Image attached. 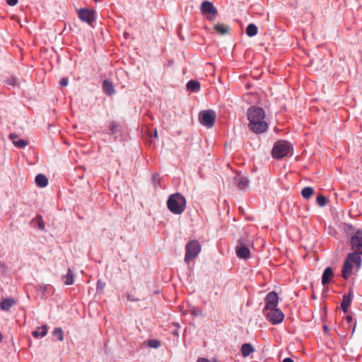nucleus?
Segmentation results:
<instances>
[{
  "instance_id": "f257e3e1",
  "label": "nucleus",
  "mask_w": 362,
  "mask_h": 362,
  "mask_svg": "<svg viewBox=\"0 0 362 362\" xmlns=\"http://www.w3.org/2000/svg\"><path fill=\"white\" fill-rule=\"evenodd\" d=\"M247 117L249 122L248 128L252 132L261 134L267 131L269 124L263 108L256 106L249 107L247 111Z\"/></svg>"
},
{
  "instance_id": "f03ea898",
  "label": "nucleus",
  "mask_w": 362,
  "mask_h": 362,
  "mask_svg": "<svg viewBox=\"0 0 362 362\" xmlns=\"http://www.w3.org/2000/svg\"><path fill=\"white\" fill-rule=\"evenodd\" d=\"M167 206L170 212L180 215L186 208V199L180 193L170 194L167 200Z\"/></svg>"
},
{
  "instance_id": "7ed1b4c3",
  "label": "nucleus",
  "mask_w": 362,
  "mask_h": 362,
  "mask_svg": "<svg viewBox=\"0 0 362 362\" xmlns=\"http://www.w3.org/2000/svg\"><path fill=\"white\" fill-rule=\"evenodd\" d=\"M362 263V258L356 253H349L342 266L341 276L344 279H348L353 271L354 264L356 266L358 269Z\"/></svg>"
},
{
  "instance_id": "20e7f679",
  "label": "nucleus",
  "mask_w": 362,
  "mask_h": 362,
  "mask_svg": "<svg viewBox=\"0 0 362 362\" xmlns=\"http://www.w3.org/2000/svg\"><path fill=\"white\" fill-rule=\"evenodd\" d=\"M292 146L289 142L284 140L276 141L272 150V157L281 159L285 156L292 155Z\"/></svg>"
},
{
  "instance_id": "39448f33",
  "label": "nucleus",
  "mask_w": 362,
  "mask_h": 362,
  "mask_svg": "<svg viewBox=\"0 0 362 362\" xmlns=\"http://www.w3.org/2000/svg\"><path fill=\"white\" fill-rule=\"evenodd\" d=\"M201 252V245L196 240L189 241L185 245V262L189 263L195 259Z\"/></svg>"
},
{
  "instance_id": "423d86ee",
  "label": "nucleus",
  "mask_w": 362,
  "mask_h": 362,
  "mask_svg": "<svg viewBox=\"0 0 362 362\" xmlns=\"http://www.w3.org/2000/svg\"><path fill=\"white\" fill-rule=\"evenodd\" d=\"M349 244L353 252L361 256L362 255V230L358 229L349 238Z\"/></svg>"
},
{
  "instance_id": "0eeeda50",
  "label": "nucleus",
  "mask_w": 362,
  "mask_h": 362,
  "mask_svg": "<svg viewBox=\"0 0 362 362\" xmlns=\"http://www.w3.org/2000/svg\"><path fill=\"white\" fill-rule=\"evenodd\" d=\"M201 13L205 17L206 19L210 21H214L218 11L214 6L213 3L209 1H204L200 6Z\"/></svg>"
},
{
  "instance_id": "6e6552de",
  "label": "nucleus",
  "mask_w": 362,
  "mask_h": 362,
  "mask_svg": "<svg viewBox=\"0 0 362 362\" xmlns=\"http://www.w3.org/2000/svg\"><path fill=\"white\" fill-rule=\"evenodd\" d=\"M216 117V112L212 110H202L199 114L200 123L208 128H211L214 125Z\"/></svg>"
},
{
  "instance_id": "1a4fd4ad",
  "label": "nucleus",
  "mask_w": 362,
  "mask_h": 362,
  "mask_svg": "<svg viewBox=\"0 0 362 362\" xmlns=\"http://www.w3.org/2000/svg\"><path fill=\"white\" fill-rule=\"evenodd\" d=\"M264 314L267 319L270 322H272V325H277L281 323L284 318L283 312L277 308L264 311Z\"/></svg>"
},
{
  "instance_id": "9d476101",
  "label": "nucleus",
  "mask_w": 362,
  "mask_h": 362,
  "mask_svg": "<svg viewBox=\"0 0 362 362\" xmlns=\"http://www.w3.org/2000/svg\"><path fill=\"white\" fill-rule=\"evenodd\" d=\"M77 13L78 18L88 25H91L96 20V13L94 10L83 8L78 9Z\"/></svg>"
},
{
  "instance_id": "9b49d317",
  "label": "nucleus",
  "mask_w": 362,
  "mask_h": 362,
  "mask_svg": "<svg viewBox=\"0 0 362 362\" xmlns=\"http://www.w3.org/2000/svg\"><path fill=\"white\" fill-rule=\"evenodd\" d=\"M278 300L279 297L276 292L271 291L268 293L264 299L265 307L264 308L263 312L267 311L268 310L276 308L278 305Z\"/></svg>"
},
{
  "instance_id": "f8f14e48",
  "label": "nucleus",
  "mask_w": 362,
  "mask_h": 362,
  "mask_svg": "<svg viewBox=\"0 0 362 362\" xmlns=\"http://www.w3.org/2000/svg\"><path fill=\"white\" fill-rule=\"evenodd\" d=\"M233 182L240 190L246 191L249 188L250 181L248 178L241 174H238L234 177Z\"/></svg>"
},
{
  "instance_id": "ddd939ff",
  "label": "nucleus",
  "mask_w": 362,
  "mask_h": 362,
  "mask_svg": "<svg viewBox=\"0 0 362 362\" xmlns=\"http://www.w3.org/2000/svg\"><path fill=\"white\" fill-rule=\"evenodd\" d=\"M235 253L237 257L242 259H247L251 257L250 249L246 245L240 243L235 247Z\"/></svg>"
},
{
  "instance_id": "4468645a",
  "label": "nucleus",
  "mask_w": 362,
  "mask_h": 362,
  "mask_svg": "<svg viewBox=\"0 0 362 362\" xmlns=\"http://www.w3.org/2000/svg\"><path fill=\"white\" fill-rule=\"evenodd\" d=\"M354 298L353 289L350 288L348 293H346L342 297L341 303V308L344 313H346L348 308L350 306Z\"/></svg>"
},
{
  "instance_id": "2eb2a0df",
  "label": "nucleus",
  "mask_w": 362,
  "mask_h": 362,
  "mask_svg": "<svg viewBox=\"0 0 362 362\" xmlns=\"http://www.w3.org/2000/svg\"><path fill=\"white\" fill-rule=\"evenodd\" d=\"M30 225L33 228H37L40 230H45V224L42 219V216L37 215L30 222Z\"/></svg>"
},
{
  "instance_id": "dca6fc26",
  "label": "nucleus",
  "mask_w": 362,
  "mask_h": 362,
  "mask_svg": "<svg viewBox=\"0 0 362 362\" xmlns=\"http://www.w3.org/2000/svg\"><path fill=\"white\" fill-rule=\"evenodd\" d=\"M103 90L104 93L108 96H112L115 93V89L112 82L110 80L105 79L103 82Z\"/></svg>"
},
{
  "instance_id": "f3484780",
  "label": "nucleus",
  "mask_w": 362,
  "mask_h": 362,
  "mask_svg": "<svg viewBox=\"0 0 362 362\" xmlns=\"http://www.w3.org/2000/svg\"><path fill=\"white\" fill-rule=\"evenodd\" d=\"M334 276L332 269L329 267L325 268L322 276V284L323 286L329 284Z\"/></svg>"
},
{
  "instance_id": "a211bd4d",
  "label": "nucleus",
  "mask_w": 362,
  "mask_h": 362,
  "mask_svg": "<svg viewBox=\"0 0 362 362\" xmlns=\"http://www.w3.org/2000/svg\"><path fill=\"white\" fill-rule=\"evenodd\" d=\"M187 89L193 93H198L200 90L201 85L198 81L190 80L187 83Z\"/></svg>"
},
{
  "instance_id": "6ab92c4d",
  "label": "nucleus",
  "mask_w": 362,
  "mask_h": 362,
  "mask_svg": "<svg viewBox=\"0 0 362 362\" xmlns=\"http://www.w3.org/2000/svg\"><path fill=\"white\" fill-rule=\"evenodd\" d=\"M35 181L36 185L41 188L45 187L48 185V179L43 174L37 175Z\"/></svg>"
},
{
  "instance_id": "aec40b11",
  "label": "nucleus",
  "mask_w": 362,
  "mask_h": 362,
  "mask_svg": "<svg viewBox=\"0 0 362 362\" xmlns=\"http://www.w3.org/2000/svg\"><path fill=\"white\" fill-rule=\"evenodd\" d=\"M241 354L243 357L248 356L250 354L255 351L254 347L249 343H245L241 346Z\"/></svg>"
},
{
  "instance_id": "412c9836",
  "label": "nucleus",
  "mask_w": 362,
  "mask_h": 362,
  "mask_svg": "<svg viewBox=\"0 0 362 362\" xmlns=\"http://www.w3.org/2000/svg\"><path fill=\"white\" fill-rule=\"evenodd\" d=\"M15 303V300L12 298H6L0 303V308L4 311H8Z\"/></svg>"
},
{
  "instance_id": "4be33fe9",
  "label": "nucleus",
  "mask_w": 362,
  "mask_h": 362,
  "mask_svg": "<svg viewBox=\"0 0 362 362\" xmlns=\"http://www.w3.org/2000/svg\"><path fill=\"white\" fill-rule=\"evenodd\" d=\"M47 333V328L46 325H42L40 327H38L36 330L32 332V334L34 337L37 338L39 337H45Z\"/></svg>"
},
{
  "instance_id": "5701e85b",
  "label": "nucleus",
  "mask_w": 362,
  "mask_h": 362,
  "mask_svg": "<svg viewBox=\"0 0 362 362\" xmlns=\"http://www.w3.org/2000/svg\"><path fill=\"white\" fill-rule=\"evenodd\" d=\"M64 279V284L66 285H72L74 283V273L70 268L68 269L67 273L66 275L63 276Z\"/></svg>"
},
{
  "instance_id": "b1692460",
  "label": "nucleus",
  "mask_w": 362,
  "mask_h": 362,
  "mask_svg": "<svg viewBox=\"0 0 362 362\" xmlns=\"http://www.w3.org/2000/svg\"><path fill=\"white\" fill-rule=\"evenodd\" d=\"M245 33L247 36L253 37L257 33V27L254 23H250L246 28Z\"/></svg>"
},
{
  "instance_id": "393cba45",
  "label": "nucleus",
  "mask_w": 362,
  "mask_h": 362,
  "mask_svg": "<svg viewBox=\"0 0 362 362\" xmlns=\"http://www.w3.org/2000/svg\"><path fill=\"white\" fill-rule=\"evenodd\" d=\"M314 194V189L310 187H304L301 191V195L305 199H310Z\"/></svg>"
},
{
  "instance_id": "a878e982",
  "label": "nucleus",
  "mask_w": 362,
  "mask_h": 362,
  "mask_svg": "<svg viewBox=\"0 0 362 362\" xmlns=\"http://www.w3.org/2000/svg\"><path fill=\"white\" fill-rule=\"evenodd\" d=\"M9 138L11 140H12L13 144L16 146L19 147V148L23 147V139H19L16 140L18 138V136L16 134H15V133L10 134Z\"/></svg>"
},
{
  "instance_id": "bb28decb",
  "label": "nucleus",
  "mask_w": 362,
  "mask_h": 362,
  "mask_svg": "<svg viewBox=\"0 0 362 362\" xmlns=\"http://www.w3.org/2000/svg\"><path fill=\"white\" fill-rule=\"evenodd\" d=\"M216 31L221 35L226 34L229 30V27L224 24H216L214 25Z\"/></svg>"
},
{
  "instance_id": "cd10ccee",
  "label": "nucleus",
  "mask_w": 362,
  "mask_h": 362,
  "mask_svg": "<svg viewBox=\"0 0 362 362\" xmlns=\"http://www.w3.org/2000/svg\"><path fill=\"white\" fill-rule=\"evenodd\" d=\"M52 334L54 337H57V339L60 341H63L64 339V334L62 329L60 327H57L54 329L52 332Z\"/></svg>"
},
{
  "instance_id": "c85d7f7f",
  "label": "nucleus",
  "mask_w": 362,
  "mask_h": 362,
  "mask_svg": "<svg viewBox=\"0 0 362 362\" xmlns=\"http://www.w3.org/2000/svg\"><path fill=\"white\" fill-rule=\"evenodd\" d=\"M327 198L322 194H319L316 198V202L317 204L321 206H325L327 203Z\"/></svg>"
},
{
  "instance_id": "c756f323",
  "label": "nucleus",
  "mask_w": 362,
  "mask_h": 362,
  "mask_svg": "<svg viewBox=\"0 0 362 362\" xmlns=\"http://www.w3.org/2000/svg\"><path fill=\"white\" fill-rule=\"evenodd\" d=\"M118 125L115 122H111L108 126V134H115L117 132Z\"/></svg>"
},
{
  "instance_id": "7c9ffc66",
  "label": "nucleus",
  "mask_w": 362,
  "mask_h": 362,
  "mask_svg": "<svg viewBox=\"0 0 362 362\" xmlns=\"http://www.w3.org/2000/svg\"><path fill=\"white\" fill-rule=\"evenodd\" d=\"M148 346L151 348L157 349L160 346V341L158 339H149L148 341Z\"/></svg>"
},
{
  "instance_id": "2f4dec72",
  "label": "nucleus",
  "mask_w": 362,
  "mask_h": 362,
  "mask_svg": "<svg viewBox=\"0 0 362 362\" xmlns=\"http://www.w3.org/2000/svg\"><path fill=\"white\" fill-rule=\"evenodd\" d=\"M190 313L193 316H199L202 315V311L199 309H197L195 307H193L190 310Z\"/></svg>"
},
{
  "instance_id": "473e14b6",
  "label": "nucleus",
  "mask_w": 362,
  "mask_h": 362,
  "mask_svg": "<svg viewBox=\"0 0 362 362\" xmlns=\"http://www.w3.org/2000/svg\"><path fill=\"white\" fill-rule=\"evenodd\" d=\"M152 181L155 185L158 184L159 182V175L157 173H153L152 175Z\"/></svg>"
},
{
  "instance_id": "72a5a7b5",
  "label": "nucleus",
  "mask_w": 362,
  "mask_h": 362,
  "mask_svg": "<svg viewBox=\"0 0 362 362\" xmlns=\"http://www.w3.org/2000/svg\"><path fill=\"white\" fill-rule=\"evenodd\" d=\"M105 286V284L99 279L97 281V290H103Z\"/></svg>"
},
{
  "instance_id": "f704fd0d",
  "label": "nucleus",
  "mask_w": 362,
  "mask_h": 362,
  "mask_svg": "<svg viewBox=\"0 0 362 362\" xmlns=\"http://www.w3.org/2000/svg\"><path fill=\"white\" fill-rule=\"evenodd\" d=\"M68 83H69V79L66 77L61 78V80L59 81L60 86H62L63 87L66 86L68 85Z\"/></svg>"
},
{
  "instance_id": "c9c22d12",
  "label": "nucleus",
  "mask_w": 362,
  "mask_h": 362,
  "mask_svg": "<svg viewBox=\"0 0 362 362\" xmlns=\"http://www.w3.org/2000/svg\"><path fill=\"white\" fill-rule=\"evenodd\" d=\"M6 3L11 6H16L18 4V0H6Z\"/></svg>"
},
{
  "instance_id": "e433bc0d",
  "label": "nucleus",
  "mask_w": 362,
  "mask_h": 362,
  "mask_svg": "<svg viewBox=\"0 0 362 362\" xmlns=\"http://www.w3.org/2000/svg\"><path fill=\"white\" fill-rule=\"evenodd\" d=\"M346 322L349 325L353 322V317L351 315H347L345 317Z\"/></svg>"
},
{
  "instance_id": "4c0bfd02",
  "label": "nucleus",
  "mask_w": 362,
  "mask_h": 362,
  "mask_svg": "<svg viewBox=\"0 0 362 362\" xmlns=\"http://www.w3.org/2000/svg\"><path fill=\"white\" fill-rule=\"evenodd\" d=\"M282 362H294L293 360L291 358H284Z\"/></svg>"
},
{
  "instance_id": "58836bf2",
  "label": "nucleus",
  "mask_w": 362,
  "mask_h": 362,
  "mask_svg": "<svg viewBox=\"0 0 362 362\" xmlns=\"http://www.w3.org/2000/svg\"><path fill=\"white\" fill-rule=\"evenodd\" d=\"M323 329L325 332H327L329 330V328L327 325H323Z\"/></svg>"
},
{
  "instance_id": "ea45409f",
  "label": "nucleus",
  "mask_w": 362,
  "mask_h": 362,
  "mask_svg": "<svg viewBox=\"0 0 362 362\" xmlns=\"http://www.w3.org/2000/svg\"><path fill=\"white\" fill-rule=\"evenodd\" d=\"M23 145H24V147L28 145V142L25 140H24Z\"/></svg>"
},
{
  "instance_id": "a19ab883",
  "label": "nucleus",
  "mask_w": 362,
  "mask_h": 362,
  "mask_svg": "<svg viewBox=\"0 0 362 362\" xmlns=\"http://www.w3.org/2000/svg\"><path fill=\"white\" fill-rule=\"evenodd\" d=\"M155 136H157V132L156 131L154 133Z\"/></svg>"
},
{
  "instance_id": "79ce46f5",
  "label": "nucleus",
  "mask_w": 362,
  "mask_h": 362,
  "mask_svg": "<svg viewBox=\"0 0 362 362\" xmlns=\"http://www.w3.org/2000/svg\"><path fill=\"white\" fill-rule=\"evenodd\" d=\"M128 298H129V299H130V300H132V297L128 296Z\"/></svg>"
},
{
  "instance_id": "37998d69",
  "label": "nucleus",
  "mask_w": 362,
  "mask_h": 362,
  "mask_svg": "<svg viewBox=\"0 0 362 362\" xmlns=\"http://www.w3.org/2000/svg\"><path fill=\"white\" fill-rule=\"evenodd\" d=\"M128 298H129V299H130V300H132V297L128 296Z\"/></svg>"
},
{
  "instance_id": "c03bdc74",
  "label": "nucleus",
  "mask_w": 362,
  "mask_h": 362,
  "mask_svg": "<svg viewBox=\"0 0 362 362\" xmlns=\"http://www.w3.org/2000/svg\"><path fill=\"white\" fill-rule=\"evenodd\" d=\"M94 1H98V0H93Z\"/></svg>"
}]
</instances>
